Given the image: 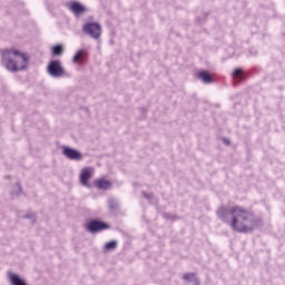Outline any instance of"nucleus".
I'll use <instances>...</instances> for the list:
<instances>
[{
    "label": "nucleus",
    "mask_w": 285,
    "mask_h": 285,
    "mask_svg": "<svg viewBox=\"0 0 285 285\" xmlns=\"http://www.w3.org/2000/svg\"><path fill=\"white\" fill-rule=\"evenodd\" d=\"M217 216L236 233H253L259 226V219L255 214L242 206H233L228 210L220 207Z\"/></svg>",
    "instance_id": "1"
},
{
    "label": "nucleus",
    "mask_w": 285,
    "mask_h": 285,
    "mask_svg": "<svg viewBox=\"0 0 285 285\" xmlns=\"http://www.w3.org/2000/svg\"><path fill=\"white\" fill-rule=\"evenodd\" d=\"M2 63L10 72H17L24 70L28 66V57L19 50H4L2 52Z\"/></svg>",
    "instance_id": "2"
},
{
    "label": "nucleus",
    "mask_w": 285,
    "mask_h": 285,
    "mask_svg": "<svg viewBox=\"0 0 285 285\" xmlns=\"http://www.w3.org/2000/svg\"><path fill=\"white\" fill-rule=\"evenodd\" d=\"M85 35H89L92 39H99L101 37V26L96 22H87L82 27Z\"/></svg>",
    "instance_id": "3"
},
{
    "label": "nucleus",
    "mask_w": 285,
    "mask_h": 285,
    "mask_svg": "<svg viewBox=\"0 0 285 285\" xmlns=\"http://www.w3.org/2000/svg\"><path fill=\"white\" fill-rule=\"evenodd\" d=\"M48 72L51 77H63V75H66V70H63L60 60L51 61L48 66Z\"/></svg>",
    "instance_id": "4"
},
{
    "label": "nucleus",
    "mask_w": 285,
    "mask_h": 285,
    "mask_svg": "<svg viewBox=\"0 0 285 285\" xmlns=\"http://www.w3.org/2000/svg\"><path fill=\"white\" fill-rule=\"evenodd\" d=\"M89 233H99V230H108L110 226L104 222L91 220L86 225Z\"/></svg>",
    "instance_id": "5"
},
{
    "label": "nucleus",
    "mask_w": 285,
    "mask_h": 285,
    "mask_svg": "<svg viewBox=\"0 0 285 285\" xmlns=\"http://www.w3.org/2000/svg\"><path fill=\"white\" fill-rule=\"evenodd\" d=\"M62 155H65L67 159H71L73 161H80V159H83V156L81 155V153L70 147H65L62 150Z\"/></svg>",
    "instance_id": "6"
},
{
    "label": "nucleus",
    "mask_w": 285,
    "mask_h": 285,
    "mask_svg": "<svg viewBox=\"0 0 285 285\" xmlns=\"http://www.w3.org/2000/svg\"><path fill=\"white\" fill-rule=\"evenodd\" d=\"M92 173L95 171L90 167L82 168L80 173V184H82V186L90 188V184H88V181L90 180V177H92Z\"/></svg>",
    "instance_id": "7"
},
{
    "label": "nucleus",
    "mask_w": 285,
    "mask_h": 285,
    "mask_svg": "<svg viewBox=\"0 0 285 285\" xmlns=\"http://www.w3.org/2000/svg\"><path fill=\"white\" fill-rule=\"evenodd\" d=\"M69 10H71L75 17H81V14H83V12H86L87 9L80 2L73 1V2H70Z\"/></svg>",
    "instance_id": "8"
},
{
    "label": "nucleus",
    "mask_w": 285,
    "mask_h": 285,
    "mask_svg": "<svg viewBox=\"0 0 285 285\" xmlns=\"http://www.w3.org/2000/svg\"><path fill=\"white\" fill-rule=\"evenodd\" d=\"M96 188H98L99 190H109V188L112 187V183H110L109 180H106L104 178L100 179H96L94 181Z\"/></svg>",
    "instance_id": "9"
},
{
    "label": "nucleus",
    "mask_w": 285,
    "mask_h": 285,
    "mask_svg": "<svg viewBox=\"0 0 285 285\" xmlns=\"http://www.w3.org/2000/svg\"><path fill=\"white\" fill-rule=\"evenodd\" d=\"M197 79H200L204 83H213V77L206 70L199 71L197 73Z\"/></svg>",
    "instance_id": "10"
},
{
    "label": "nucleus",
    "mask_w": 285,
    "mask_h": 285,
    "mask_svg": "<svg viewBox=\"0 0 285 285\" xmlns=\"http://www.w3.org/2000/svg\"><path fill=\"white\" fill-rule=\"evenodd\" d=\"M85 57H88V51H86L85 49H80L73 56L72 62L73 63H79V61H81V59H83Z\"/></svg>",
    "instance_id": "11"
},
{
    "label": "nucleus",
    "mask_w": 285,
    "mask_h": 285,
    "mask_svg": "<svg viewBox=\"0 0 285 285\" xmlns=\"http://www.w3.org/2000/svg\"><path fill=\"white\" fill-rule=\"evenodd\" d=\"M183 279L186 282H194V284L199 285V279H197V275H195V273L185 274Z\"/></svg>",
    "instance_id": "12"
},
{
    "label": "nucleus",
    "mask_w": 285,
    "mask_h": 285,
    "mask_svg": "<svg viewBox=\"0 0 285 285\" xmlns=\"http://www.w3.org/2000/svg\"><path fill=\"white\" fill-rule=\"evenodd\" d=\"M51 55L53 57H59V55H63V46L56 45L51 48Z\"/></svg>",
    "instance_id": "13"
},
{
    "label": "nucleus",
    "mask_w": 285,
    "mask_h": 285,
    "mask_svg": "<svg viewBox=\"0 0 285 285\" xmlns=\"http://www.w3.org/2000/svg\"><path fill=\"white\" fill-rule=\"evenodd\" d=\"M115 248H117V243L115 240L106 243L105 245L106 250H115Z\"/></svg>",
    "instance_id": "14"
},
{
    "label": "nucleus",
    "mask_w": 285,
    "mask_h": 285,
    "mask_svg": "<svg viewBox=\"0 0 285 285\" xmlns=\"http://www.w3.org/2000/svg\"><path fill=\"white\" fill-rule=\"evenodd\" d=\"M244 75V71L242 69L237 68L233 71L234 79H238V77H242Z\"/></svg>",
    "instance_id": "15"
}]
</instances>
